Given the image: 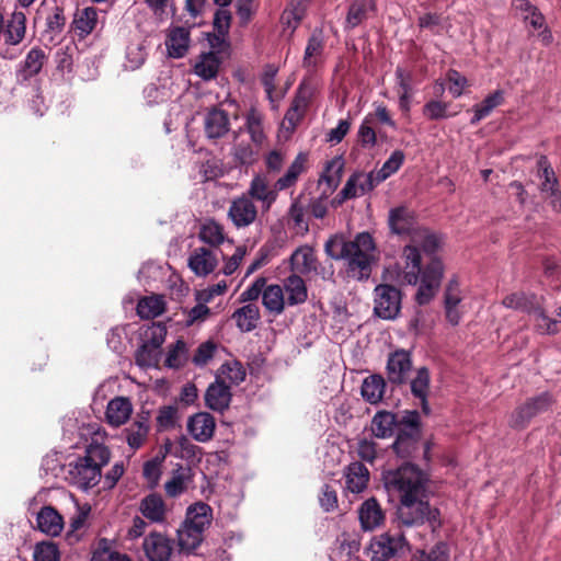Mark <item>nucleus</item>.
<instances>
[{"label":"nucleus","mask_w":561,"mask_h":561,"mask_svg":"<svg viewBox=\"0 0 561 561\" xmlns=\"http://www.w3.org/2000/svg\"><path fill=\"white\" fill-rule=\"evenodd\" d=\"M324 250L333 260L346 261L347 275L357 280L367 279L377 261L376 244L368 232L358 233L352 241L332 237L325 242Z\"/></svg>","instance_id":"1"},{"label":"nucleus","mask_w":561,"mask_h":561,"mask_svg":"<svg viewBox=\"0 0 561 561\" xmlns=\"http://www.w3.org/2000/svg\"><path fill=\"white\" fill-rule=\"evenodd\" d=\"M111 458L108 448L102 444H90L85 455L68 465V481L81 489L94 488L101 480L102 467L107 465Z\"/></svg>","instance_id":"2"},{"label":"nucleus","mask_w":561,"mask_h":561,"mask_svg":"<svg viewBox=\"0 0 561 561\" xmlns=\"http://www.w3.org/2000/svg\"><path fill=\"white\" fill-rule=\"evenodd\" d=\"M443 238L434 231L426 228H420L413 233L411 243L405 245L402 251L403 260V279L410 285H416L421 273V252L420 248L427 255H434L443 247Z\"/></svg>","instance_id":"3"},{"label":"nucleus","mask_w":561,"mask_h":561,"mask_svg":"<svg viewBox=\"0 0 561 561\" xmlns=\"http://www.w3.org/2000/svg\"><path fill=\"white\" fill-rule=\"evenodd\" d=\"M383 482L390 493L398 494L400 501L425 497L427 477L414 465L404 463L398 469L386 471Z\"/></svg>","instance_id":"4"},{"label":"nucleus","mask_w":561,"mask_h":561,"mask_svg":"<svg viewBox=\"0 0 561 561\" xmlns=\"http://www.w3.org/2000/svg\"><path fill=\"white\" fill-rule=\"evenodd\" d=\"M210 507L202 502L190 505L185 519L178 529V543L181 550L195 551L204 540V533L210 525Z\"/></svg>","instance_id":"5"},{"label":"nucleus","mask_w":561,"mask_h":561,"mask_svg":"<svg viewBox=\"0 0 561 561\" xmlns=\"http://www.w3.org/2000/svg\"><path fill=\"white\" fill-rule=\"evenodd\" d=\"M244 378V368L233 358L226 360L219 367L213 382V411H222L229 407L231 387L239 385Z\"/></svg>","instance_id":"6"},{"label":"nucleus","mask_w":561,"mask_h":561,"mask_svg":"<svg viewBox=\"0 0 561 561\" xmlns=\"http://www.w3.org/2000/svg\"><path fill=\"white\" fill-rule=\"evenodd\" d=\"M232 0H213L220 8L213 18V79L215 64H219L230 56L229 30L232 15L228 7Z\"/></svg>","instance_id":"7"},{"label":"nucleus","mask_w":561,"mask_h":561,"mask_svg":"<svg viewBox=\"0 0 561 561\" xmlns=\"http://www.w3.org/2000/svg\"><path fill=\"white\" fill-rule=\"evenodd\" d=\"M408 550L409 543L402 534L383 533L370 540L368 553L371 561H389L403 556Z\"/></svg>","instance_id":"8"},{"label":"nucleus","mask_w":561,"mask_h":561,"mask_svg":"<svg viewBox=\"0 0 561 561\" xmlns=\"http://www.w3.org/2000/svg\"><path fill=\"white\" fill-rule=\"evenodd\" d=\"M552 404L553 399L548 392L534 397L512 412L508 425L515 430L525 428L535 416L547 412Z\"/></svg>","instance_id":"9"},{"label":"nucleus","mask_w":561,"mask_h":561,"mask_svg":"<svg viewBox=\"0 0 561 561\" xmlns=\"http://www.w3.org/2000/svg\"><path fill=\"white\" fill-rule=\"evenodd\" d=\"M443 275V263L436 257L426 265L423 272L421 271L419 277L420 286L415 295L419 305H426L433 299L440 285Z\"/></svg>","instance_id":"10"},{"label":"nucleus","mask_w":561,"mask_h":561,"mask_svg":"<svg viewBox=\"0 0 561 561\" xmlns=\"http://www.w3.org/2000/svg\"><path fill=\"white\" fill-rule=\"evenodd\" d=\"M375 313L385 320H393L401 309V293L391 285H378L375 288Z\"/></svg>","instance_id":"11"},{"label":"nucleus","mask_w":561,"mask_h":561,"mask_svg":"<svg viewBox=\"0 0 561 561\" xmlns=\"http://www.w3.org/2000/svg\"><path fill=\"white\" fill-rule=\"evenodd\" d=\"M430 505L424 497L401 500L397 510L398 520L407 527L423 524L430 515Z\"/></svg>","instance_id":"12"},{"label":"nucleus","mask_w":561,"mask_h":561,"mask_svg":"<svg viewBox=\"0 0 561 561\" xmlns=\"http://www.w3.org/2000/svg\"><path fill=\"white\" fill-rule=\"evenodd\" d=\"M537 176L541 181L539 185L541 194L547 198H551V207L557 208V202L560 197L559 184L546 156H540L537 160Z\"/></svg>","instance_id":"13"},{"label":"nucleus","mask_w":561,"mask_h":561,"mask_svg":"<svg viewBox=\"0 0 561 561\" xmlns=\"http://www.w3.org/2000/svg\"><path fill=\"white\" fill-rule=\"evenodd\" d=\"M224 100L219 107H213V138L226 135L230 129V117H237V104L229 101V92L222 88Z\"/></svg>","instance_id":"14"},{"label":"nucleus","mask_w":561,"mask_h":561,"mask_svg":"<svg viewBox=\"0 0 561 561\" xmlns=\"http://www.w3.org/2000/svg\"><path fill=\"white\" fill-rule=\"evenodd\" d=\"M142 548L149 561H169L173 551L171 539L161 533L145 537Z\"/></svg>","instance_id":"15"},{"label":"nucleus","mask_w":561,"mask_h":561,"mask_svg":"<svg viewBox=\"0 0 561 561\" xmlns=\"http://www.w3.org/2000/svg\"><path fill=\"white\" fill-rule=\"evenodd\" d=\"M411 369L412 360L409 352L399 350L390 354L387 363V376L391 383L405 382Z\"/></svg>","instance_id":"16"},{"label":"nucleus","mask_w":561,"mask_h":561,"mask_svg":"<svg viewBox=\"0 0 561 561\" xmlns=\"http://www.w3.org/2000/svg\"><path fill=\"white\" fill-rule=\"evenodd\" d=\"M463 293L456 279H451L445 290V313L446 319L451 325H457L463 314Z\"/></svg>","instance_id":"17"},{"label":"nucleus","mask_w":561,"mask_h":561,"mask_svg":"<svg viewBox=\"0 0 561 561\" xmlns=\"http://www.w3.org/2000/svg\"><path fill=\"white\" fill-rule=\"evenodd\" d=\"M376 187L373 175L369 173L356 172L346 181L344 187L337 195L339 203L362 196Z\"/></svg>","instance_id":"18"},{"label":"nucleus","mask_w":561,"mask_h":561,"mask_svg":"<svg viewBox=\"0 0 561 561\" xmlns=\"http://www.w3.org/2000/svg\"><path fill=\"white\" fill-rule=\"evenodd\" d=\"M358 518L362 529L365 531H371L383 524L385 513L378 502L371 497L366 500L359 506Z\"/></svg>","instance_id":"19"},{"label":"nucleus","mask_w":561,"mask_h":561,"mask_svg":"<svg viewBox=\"0 0 561 561\" xmlns=\"http://www.w3.org/2000/svg\"><path fill=\"white\" fill-rule=\"evenodd\" d=\"M37 529L43 534L56 537L64 529V519L61 515L51 506H44L36 515Z\"/></svg>","instance_id":"20"},{"label":"nucleus","mask_w":561,"mask_h":561,"mask_svg":"<svg viewBox=\"0 0 561 561\" xmlns=\"http://www.w3.org/2000/svg\"><path fill=\"white\" fill-rule=\"evenodd\" d=\"M287 306L301 305L308 299V289L305 280L297 274L286 277L282 285Z\"/></svg>","instance_id":"21"},{"label":"nucleus","mask_w":561,"mask_h":561,"mask_svg":"<svg viewBox=\"0 0 561 561\" xmlns=\"http://www.w3.org/2000/svg\"><path fill=\"white\" fill-rule=\"evenodd\" d=\"M133 412V404L128 398L116 397L106 407L105 417L112 426H121L128 421Z\"/></svg>","instance_id":"22"},{"label":"nucleus","mask_w":561,"mask_h":561,"mask_svg":"<svg viewBox=\"0 0 561 561\" xmlns=\"http://www.w3.org/2000/svg\"><path fill=\"white\" fill-rule=\"evenodd\" d=\"M190 43V33L188 30L182 26H175L169 30L165 39V46L168 49V54L172 58H181L183 57Z\"/></svg>","instance_id":"23"},{"label":"nucleus","mask_w":561,"mask_h":561,"mask_svg":"<svg viewBox=\"0 0 561 561\" xmlns=\"http://www.w3.org/2000/svg\"><path fill=\"white\" fill-rule=\"evenodd\" d=\"M324 50V35L321 28H316L307 43L302 66L305 68H314L321 60Z\"/></svg>","instance_id":"24"},{"label":"nucleus","mask_w":561,"mask_h":561,"mask_svg":"<svg viewBox=\"0 0 561 561\" xmlns=\"http://www.w3.org/2000/svg\"><path fill=\"white\" fill-rule=\"evenodd\" d=\"M45 60H46V55L42 48H38V47L32 48L27 53L25 59L21 64L20 69L18 70L19 81H27L30 78L39 73Z\"/></svg>","instance_id":"25"},{"label":"nucleus","mask_w":561,"mask_h":561,"mask_svg":"<svg viewBox=\"0 0 561 561\" xmlns=\"http://www.w3.org/2000/svg\"><path fill=\"white\" fill-rule=\"evenodd\" d=\"M139 511L152 523H162L165 519V504L159 494L152 493L145 496L139 503Z\"/></svg>","instance_id":"26"},{"label":"nucleus","mask_w":561,"mask_h":561,"mask_svg":"<svg viewBox=\"0 0 561 561\" xmlns=\"http://www.w3.org/2000/svg\"><path fill=\"white\" fill-rule=\"evenodd\" d=\"M388 224L392 233L413 239V233L421 228L411 213H389Z\"/></svg>","instance_id":"27"},{"label":"nucleus","mask_w":561,"mask_h":561,"mask_svg":"<svg viewBox=\"0 0 561 561\" xmlns=\"http://www.w3.org/2000/svg\"><path fill=\"white\" fill-rule=\"evenodd\" d=\"M26 31V15L24 12L15 10L3 27L5 43L9 45L20 44Z\"/></svg>","instance_id":"28"},{"label":"nucleus","mask_w":561,"mask_h":561,"mask_svg":"<svg viewBox=\"0 0 561 561\" xmlns=\"http://www.w3.org/2000/svg\"><path fill=\"white\" fill-rule=\"evenodd\" d=\"M346 488L353 493L363 492L369 480V471L362 462H352L345 470Z\"/></svg>","instance_id":"29"},{"label":"nucleus","mask_w":561,"mask_h":561,"mask_svg":"<svg viewBox=\"0 0 561 561\" xmlns=\"http://www.w3.org/2000/svg\"><path fill=\"white\" fill-rule=\"evenodd\" d=\"M149 428L146 417L135 420L123 431L127 445L133 450L139 449L148 438Z\"/></svg>","instance_id":"30"},{"label":"nucleus","mask_w":561,"mask_h":561,"mask_svg":"<svg viewBox=\"0 0 561 561\" xmlns=\"http://www.w3.org/2000/svg\"><path fill=\"white\" fill-rule=\"evenodd\" d=\"M262 305L268 313L275 317L282 314L287 306L282 286L266 285L263 291Z\"/></svg>","instance_id":"31"},{"label":"nucleus","mask_w":561,"mask_h":561,"mask_svg":"<svg viewBox=\"0 0 561 561\" xmlns=\"http://www.w3.org/2000/svg\"><path fill=\"white\" fill-rule=\"evenodd\" d=\"M307 162V154L300 152L296 156L295 160L289 165L286 173L280 176L274 184L275 191H284L294 186L299 175L305 171V164Z\"/></svg>","instance_id":"32"},{"label":"nucleus","mask_w":561,"mask_h":561,"mask_svg":"<svg viewBox=\"0 0 561 561\" xmlns=\"http://www.w3.org/2000/svg\"><path fill=\"white\" fill-rule=\"evenodd\" d=\"M307 162V154L300 152L296 156L295 160L289 165L286 173L280 176L274 184L275 191H284L294 186L299 175L305 171V164Z\"/></svg>","instance_id":"33"},{"label":"nucleus","mask_w":561,"mask_h":561,"mask_svg":"<svg viewBox=\"0 0 561 561\" xmlns=\"http://www.w3.org/2000/svg\"><path fill=\"white\" fill-rule=\"evenodd\" d=\"M316 256L310 247L304 245L298 248L290 256L291 271L299 274H308L316 270Z\"/></svg>","instance_id":"34"},{"label":"nucleus","mask_w":561,"mask_h":561,"mask_svg":"<svg viewBox=\"0 0 561 561\" xmlns=\"http://www.w3.org/2000/svg\"><path fill=\"white\" fill-rule=\"evenodd\" d=\"M232 319L242 332H250L254 330L259 323L260 309L255 304H248L237 309L232 314Z\"/></svg>","instance_id":"35"},{"label":"nucleus","mask_w":561,"mask_h":561,"mask_svg":"<svg viewBox=\"0 0 561 561\" xmlns=\"http://www.w3.org/2000/svg\"><path fill=\"white\" fill-rule=\"evenodd\" d=\"M190 435L197 442H208L210 439V414L199 412L191 416L187 422Z\"/></svg>","instance_id":"36"},{"label":"nucleus","mask_w":561,"mask_h":561,"mask_svg":"<svg viewBox=\"0 0 561 561\" xmlns=\"http://www.w3.org/2000/svg\"><path fill=\"white\" fill-rule=\"evenodd\" d=\"M430 390V373L427 368L417 369L416 376L411 380L412 394L421 400L422 410L425 414L430 413L427 396Z\"/></svg>","instance_id":"37"},{"label":"nucleus","mask_w":561,"mask_h":561,"mask_svg":"<svg viewBox=\"0 0 561 561\" xmlns=\"http://www.w3.org/2000/svg\"><path fill=\"white\" fill-rule=\"evenodd\" d=\"M386 389V382L379 375H371L364 379L362 385L363 398L371 403L377 404L381 401Z\"/></svg>","instance_id":"38"},{"label":"nucleus","mask_w":561,"mask_h":561,"mask_svg":"<svg viewBox=\"0 0 561 561\" xmlns=\"http://www.w3.org/2000/svg\"><path fill=\"white\" fill-rule=\"evenodd\" d=\"M397 421L396 415L388 411L375 414L371 421V432L377 438H388L393 434Z\"/></svg>","instance_id":"39"},{"label":"nucleus","mask_w":561,"mask_h":561,"mask_svg":"<svg viewBox=\"0 0 561 561\" xmlns=\"http://www.w3.org/2000/svg\"><path fill=\"white\" fill-rule=\"evenodd\" d=\"M249 194L253 199L262 203V208H270L276 199V191L271 190L262 176H255L250 185Z\"/></svg>","instance_id":"40"},{"label":"nucleus","mask_w":561,"mask_h":561,"mask_svg":"<svg viewBox=\"0 0 561 561\" xmlns=\"http://www.w3.org/2000/svg\"><path fill=\"white\" fill-rule=\"evenodd\" d=\"M165 301L162 296H147L141 298L137 305V313L141 319H153L163 313Z\"/></svg>","instance_id":"41"},{"label":"nucleus","mask_w":561,"mask_h":561,"mask_svg":"<svg viewBox=\"0 0 561 561\" xmlns=\"http://www.w3.org/2000/svg\"><path fill=\"white\" fill-rule=\"evenodd\" d=\"M344 165L345 162L342 156H336L328 161L320 176V182H324L329 190L336 188L341 182Z\"/></svg>","instance_id":"42"},{"label":"nucleus","mask_w":561,"mask_h":561,"mask_svg":"<svg viewBox=\"0 0 561 561\" xmlns=\"http://www.w3.org/2000/svg\"><path fill=\"white\" fill-rule=\"evenodd\" d=\"M404 161V153L401 150H394L382 167L376 172H369L373 175L375 185L377 186L390 175L396 173Z\"/></svg>","instance_id":"43"},{"label":"nucleus","mask_w":561,"mask_h":561,"mask_svg":"<svg viewBox=\"0 0 561 561\" xmlns=\"http://www.w3.org/2000/svg\"><path fill=\"white\" fill-rule=\"evenodd\" d=\"M504 101L503 91L497 90L492 94L488 95L480 104L476 105L473 111L474 115L471 118V124L476 125L481 119L490 115V113Z\"/></svg>","instance_id":"44"},{"label":"nucleus","mask_w":561,"mask_h":561,"mask_svg":"<svg viewBox=\"0 0 561 561\" xmlns=\"http://www.w3.org/2000/svg\"><path fill=\"white\" fill-rule=\"evenodd\" d=\"M502 305L508 309L531 312L535 308V296L523 291L511 293L502 299Z\"/></svg>","instance_id":"45"},{"label":"nucleus","mask_w":561,"mask_h":561,"mask_svg":"<svg viewBox=\"0 0 561 561\" xmlns=\"http://www.w3.org/2000/svg\"><path fill=\"white\" fill-rule=\"evenodd\" d=\"M210 301V289L206 288L196 293V305L188 312L187 325L197 321H204L209 312L207 304Z\"/></svg>","instance_id":"46"},{"label":"nucleus","mask_w":561,"mask_h":561,"mask_svg":"<svg viewBox=\"0 0 561 561\" xmlns=\"http://www.w3.org/2000/svg\"><path fill=\"white\" fill-rule=\"evenodd\" d=\"M190 268L198 276L210 273V251L206 248L196 249L188 259Z\"/></svg>","instance_id":"47"},{"label":"nucleus","mask_w":561,"mask_h":561,"mask_svg":"<svg viewBox=\"0 0 561 561\" xmlns=\"http://www.w3.org/2000/svg\"><path fill=\"white\" fill-rule=\"evenodd\" d=\"M392 447L400 458L411 457L417 448V437L408 432H400Z\"/></svg>","instance_id":"48"},{"label":"nucleus","mask_w":561,"mask_h":561,"mask_svg":"<svg viewBox=\"0 0 561 561\" xmlns=\"http://www.w3.org/2000/svg\"><path fill=\"white\" fill-rule=\"evenodd\" d=\"M371 10L369 7V1L367 0H354L350 5L347 15H346V26L355 27L359 25L365 19L367 11Z\"/></svg>","instance_id":"49"},{"label":"nucleus","mask_w":561,"mask_h":561,"mask_svg":"<svg viewBox=\"0 0 561 561\" xmlns=\"http://www.w3.org/2000/svg\"><path fill=\"white\" fill-rule=\"evenodd\" d=\"M76 27L83 34H90L98 23V11L93 7H88L78 12Z\"/></svg>","instance_id":"50"},{"label":"nucleus","mask_w":561,"mask_h":561,"mask_svg":"<svg viewBox=\"0 0 561 561\" xmlns=\"http://www.w3.org/2000/svg\"><path fill=\"white\" fill-rule=\"evenodd\" d=\"M160 359V350L142 344L136 352V364L142 368L156 367Z\"/></svg>","instance_id":"51"},{"label":"nucleus","mask_w":561,"mask_h":561,"mask_svg":"<svg viewBox=\"0 0 561 561\" xmlns=\"http://www.w3.org/2000/svg\"><path fill=\"white\" fill-rule=\"evenodd\" d=\"M187 346L184 341L178 340L167 355L165 366L169 368H180L187 362Z\"/></svg>","instance_id":"52"},{"label":"nucleus","mask_w":561,"mask_h":561,"mask_svg":"<svg viewBox=\"0 0 561 561\" xmlns=\"http://www.w3.org/2000/svg\"><path fill=\"white\" fill-rule=\"evenodd\" d=\"M448 103L431 100L423 106V115L431 121L445 119L454 115L448 112Z\"/></svg>","instance_id":"53"},{"label":"nucleus","mask_w":561,"mask_h":561,"mask_svg":"<svg viewBox=\"0 0 561 561\" xmlns=\"http://www.w3.org/2000/svg\"><path fill=\"white\" fill-rule=\"evenodd\" d=\"M33 558L34 561H60V553L56 543L42 541L35 546Z\"/></svg>","instance_id":"54"},{"label":"nucleus","mask_w":561,"mask_h":561,"mask_svg":"<svg viewBox=\"0 0 561 561\" xmlns=\"http://www.w3.org/2000/svg\"><path fill=\"white\" fill-rule=\"evenodd\" d=\"M304 110L305 101L301 99H295L285 114L282 126L288 130H294L302 117Z\"/></svg>","instance_id":"55"},{"label":"nucleus","mask_w":561,"mask_h":561,"mask_svg":"<svg viewBox=\"0 0 561 561\" xmlns=\"http://www.w3.org/2000/svg\"><path fill=\"white\" fill-rule=\"evenodd\" d=\"M145 335V344L160 350L167 336V327L163 323L153 322L150 327H148Z\"/></svg>","instance_id":"56"},{"label":"nucleus","mask_w":561,"mask_h":561,"mask_svg":"<svg viewBox=\"0 0 561 561\" xmlns=\"http://www.w3.org/2000/svg\"><path fill=\"white\" fill-rule=\"evenodd\" d=\"M535 322L537 330L542 334H553L558 331V321L550 319L542 309L535 307Z\"/></svg>","instance_id":"57"},{"label":"nucleus","mask_w":561,"mask_h":561,"mask_svg":"<svg viewBox=\"0 0 561 561\" xmlns=\"http://www.w3.org/2000/svg\"><path fill=\"white\" fill-rule=\"evenodd\" d=\"M247 128L254 142L261 144L264 139L261 115L252 110L247 116Z\"/></svg>","instance_id":"58"},{"label":"nucleus","mask_w":561,"mask_h":561,"mask_svg":"<svg viewBox=\"0 0 561 561\" xmlns=\"http://www.w3.org/2000/svg\"><path fill=\"white\" fill-rule=\"evenodd\" d=\"M187 489L186 478L181 472H175L172 478L165 482L164 490L168 496L176 497L183 494Z\"/></svg>","instance_id":"59"},{"label":"nucleus","mask_w":561,"mask_h":561,"mask_svg":"<svg viewBox=\"0 0 561 561\" xmlns=\"http://www.w3.org/2000/svg\"><path fill=\"white\" fill-rule=\"evenodd\" d=\"M266 287V279L257 277L251 286H249L241 295V302H251L256 300L260 296L263 297V291Z\"/></svg>","instance_id":"60"},{"label":"nucleus","mask_w":561,"mask_h":561,"mask_svg":"<svg viewBox=\"0 0 561 561\" xmlns=\"http://www.w3.org/2000/svg\"><path fill=\"white\" fill-rule=\"evenodd\" d=\"M142 473L150 488L157 486L161 477V462L158 459L147 461Z\"/></svg>","instance_id":"61"},{"label":"nucleus","mask_w":561,"mask_h":561,"mask_svg":"<svg viewBox=\"0 0 561 561\" xmlns=\"http://www.w3.org/2000/svg\"><path fill=\"white\" fill-rule=\"evenodd\" d=\"M447 79L450 83L448 88L449 92L454 98H459L468 84L466 77L460 75L457 70H449L447 73Z\"/></svg>","instance_id":"62"},{"label":"nucleus","mask_w":561,"mask_h":561,"mask_svg":"<svg viewBox=\"0 0 561 561\" xmlns=\"http://www.w3.org/2000/svg\"><path fill=\"white\" fill-rule=\"evenodd\" d=\"M146 56L147 54L140 45L128 46L126 51L128 67L133 70L139 68L144 64Z\"/></svg>","instance_id":"63"},{"label":"nucleus","mask_w":561,"mask_h":561,"mask_svg":"<svg viewBox=\"0 0 561 561\" xmlns=\"http://www.w3.org/2000/svg\"><path fill=\"white\" fill-rule=\"evenodd\" d=\"M358 141L363 147H374L376 144V133L369 125L368 121L365 119L358 128Z\"/></svg>","instance_id":"64"}]
</instances>
